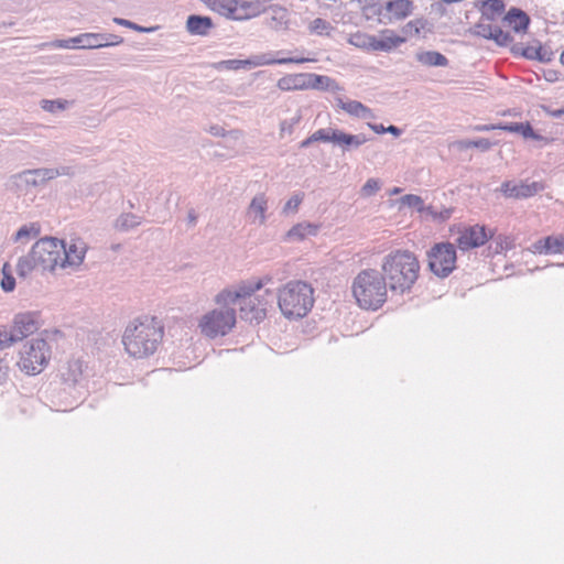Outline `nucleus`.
Wrapping results in <instances>:
<instances>
[{"label": "nucleus", "mask_w": 564, "mask_h": 564, "mask_svg": "<svg viewBox=\"0 0 564 564\" xmlns=\"http://www.w3.org/2000/svg\"><path fill=\"white\" fill-rule=\"evenodd\" d=\"M163 335V326L155 317L143 316L128 324L122 343L131 357L145 358L156 351Z\"/></svg>", "instance_id": "1"}, {"label": "nucleus", "mask_w": 564, "mask_h": 564, "mask_svg": "<svg viewBox=\"0 0 564 564\" xmlns=\"http://www.w3.org/2000/svg\"><path fill=\"white\" fill-rule=\"evenodd\" d=\"M381 271L392 292L405 293L416 282L420 272L417 258L409 250L388 253L381 262Z\"/></svg>", "instance_id": "2"}, {"label": "nucleus", "mask_w": 564, "mask_h": 564, "mask_svg": "<svg viewBox=\"0 0 564 564\" xmlns=\"http://www.w3.org/2000/svg\"><path fill=\"white\" fill-rule=\"evenodd\" d=\"M64 240L54 237L39 239L30 252L21 257L17 264L19 276L26 278L33 270L54 272L63 269Z\"/></svg>", "instance_id": "3"}, {"label": "nucleus", "mask_w": 564, "mask_h": 564, "mask_svg": "<svg viewBox=\"0 0 564 564\" xmlns=\"http://www.w3.org/2000/svg\"><path fill=\"white\" fill-rule=\"evenodd\" d=\"M389 284L381 272L365 269L354 279L351 290L359 307L377 311L387 301Z\"/></svg>", "instance_id": "4"}, {"label": "nucleus", "mask_w": 564, "mask_h": 564, "mask_svg": "<svg viewBox=\"0 0 564 564\" xmlns=\"http://www.w3.org/2000/svg\"><path fill=\"white\" fill-rule=\"evenodd\" d=\"M314 290L307 282L290 281L279 289L275 299L284 317H304L313 307Z\"/></svg>", "instance_id": "5"}, {"label": "nucleus", "mask_w": 564, "mask_h": 564, "mask_svg": "<svg viewBox=\"0 0 564 564\" xmlns=\"http://www.w3.org/2000/svg\"><path fill=\"white\" fill-rule=\"evenodd\" d=\"M412 10L413 4L410 0H383L378 4L369 6L362 14L367 20L388 25L405 19Z\"/></svg>", "instance_id": "6"}, {"label": "nucleus", "mask_w": 564, "mask_h": 564, "mask_svg": "<svg viewBox=\"0 0 564 564\" xmlns=\"http://www.w3.org/2000/svg\"><path fill=\"white\" fill-rule=\"evenodd\" d=\"M221 305L206 313L199 321L202 333L209 338L227 335L236 324L235 308L230 307V304Z\"/></svg>", "instance_id": "7"}, {"label": "nucleus", "mask_w": 564, "mask_h": 564, "mask_svg": "<svg viewBox=\"0 0 564 564\" xmlns=\"http://www.w3.org/2000/svg\"><path fill=\"white\" fill-rule=\"evenodd\" d=\"M50 355L47 341L43 338H33L28 341L20 351L18 365L25 373L37 375L47 365Z\"/></svg>", "instance_id": "8"}, {"label": "nucleus", "mask_w": 564, "mask_h": 564, "mask_svg": "<svg viewBox=\"0 0 564 564\" xmlns=\"http://www.w3.org/2000/svg\"><path fill=\"white\" fill-rule=\"evenodd\" d=\"M429 268L440 278L448 276L455 269L456 250L453 243H435L427 251Z\"/></svg>", "instance_id": "9"}, {"label": "nucleus", "mask_w": 564, "mask_h": 564, "mask_svg": "<svg viewBox=\"0 0 564 564\" xmlns=\"http://www.w3.org/2000/svg\"><path fill=\"white\" fill-rule=\"evenodd\" d=\"M272 278L265 275L261 279L247 280L238 284L235 289H226L217 294L216 302L218 304H231L235 305L238 301L245 303L246 301L253 299L254 292L261 290L264 285L270 283Z\"/></svg>", "instance_id": "10"}, {"label": "nucleus", "mask_w": 564, "mask_h": 564, "mask_svg": "<svg viewBox=\"0 0 564 564\" xmlns=\"http://www.w3.org/2000/svg\"><path fill=\"white\" fill-rule=\"evenodd\" d=\"M312 61L311 58L305 57H282V58H272L270 54H257L252 55L247 59H226L220 61L215 65L216 68H225L229 70H238L241 68H253L265 65H274V64H302L305 62Z\"/></svg>", "instance_id": "11"}, {"label": "nucleus", "mask_w": 564, "mask_h": 564, "mask_svg": "<svg viewBox=\"0 0 564 564\" xmlns=\"http://www.w3.org/2000/svg\"><path fill=\"white\" fill-rule=\"evenodd\" d=\"M275 300V294L265 290L263 295H257L253 299L240 303V315L242 319L260 323L267 316V310Z\"/></svg>", "instance_id": "12"}, {"label": "nucleus", "mask_w": 564, "mask_h": 564, "mask_svg": "<svg viewBox=\"0 0 564 564\" xmlns=\"http://www.w3.org/2000/svg\"><path fill=\"white\" fill-rule=\"evenodd\" d=\"M87 243L82 238H72L68 242L64 241L63 269H77L84 262Z\"/></svg>", "instance_id": "13"}, {"label": "nucleus", "mask_w": 564, "mask_h": 564, "mask_svg": "<svg viewBox=\"0 0 564 564\" xmlns=\"http://www.w3.org/2000/svg\"><path fill=\"white\" fill-rule=\"evenodd\" d=\"M489 235L485 226H469L459 231L456 239L458 248L463 251L480 247L486 243Z\"/></svg>", "instance_id": "14"}, {"label": "nucleus", "mask_w": 564, "mask_h": 564, "mask_svg": "<svg viewBox=\"0 0 564 564\" xmlns=\"http://www.w3.org/2000/svg\"><path fill=\"white\" fill-rule=\"evenodd\" d=\"M40 327L37 315L32 312L19 313L13 318L10 327L17 341H21L28 336L34 334Z\"/></svg>", "instance_id": "15"}, {"label": "nucleus", "mask_w": 564, "mask_h": 564, "mask_svg": "<svg viewBox=\"0 0 564 564\" xmlns=\"http://www.w3.org/2000/svg\"><path fill=\"white\" fill-rule=\"evenodd\" d=\"M544 189V185L540 182H521L513 183L510 181L501 184V192L506 197L528 198Z\"/></svg>", "instance_id": "16"}, {"label": "nucleus", "mask_w": 564, "mask_h": 564, "mask_svg": "<svg viewBox=\"0 0 564 564\" xmlns=\"http://www.w3.org/2000/svg\"><path fill=\"white\" fill-rule=\"evenodd\" d=\"M268 199L263 193L257 194L247 209L251 224L262 226L267 221Z\"/></svg>", "instance_id": "17"}, {"label": "nucleus", "mask_w": 564, "mask_h": 564, "mask_svg": "<svg viewBox=\"0 0 564 564\" xmlns=\"http://www.w3.org/2000/svg\"><path fill=\"white\" fill-rule=\"evenodd\" d=\"M83 376V362L78 359L69 360L62 369H61V378L63 382L73 387L76 386Z\"/></svg>", "instance_id": "18"}, {"label": "nucleus", "mask_w": 564, "mask_h": 564, "mask_svg": "<svg viewBox=\"0 0 564 564\" xmlns=\"http://www.w3.org/2000/svg\"><path fill=\"white\" fill-rule=\"evenodd\" d=\"M213 20L209 17L189 15L186 21V29L193 35L205 36L213 29Z\"/></svg>", "instance_id": "19"}, {"label": "nucleus", "mask_w": 564, "mask_h": 564, "mask_svg": "<svg viewBox=\"0 0 564 564\" xmlns=\"http://www.w3.org/2000/svg\"><path fill=\"white\" fill-rule=\"evenodd\" d=\"M50 172L48 167L35 169V170H26L17 175V178L24 183L25 185L31 186H40L45 184L47 181H51L52 177L44 174Z\"/></svg>", "instance_id": "20"}, {"label": "nucleus", "mask_w": 564, "mask_h": 564, "mask_svg": "<svg viewBox=\"0 0 564 564\" xmlns=\"http://www.w3.org/2000/svg\"><path fill=\"white\" fill-rule=\"evenodd\" d=\"M308 74H293L281 77L276 86L283 91L307 89Z\"/></svg>", "instance_id": "21"}, {"label": "nucleus", "mask_w": 564, "mask_h": 564, "mask_svg": "<svg viewBox=\"0 0 564 564\" xmlns=\"http://www.w3.org/2000/svg\"><path fill=\"white\" fill-rule=\"evenodd\" d=\"M505 20L517 33L524 32L530 24L529 15L524 11L517 8L510 9L506 14Z\"/></svg>", "instance_id": "22"}, {"label": "nucleus", "mask_w": 564, "mask_h": 564, "mask_svg": "<svg viewBox=\"0 0 564 564\" xmlns=\"http://www.w3.org/2000/svg\"><path fill=\"white\" fill-rule=\"evenodd\" d=\"M307 89H317L324 91L341 90L339 85L333 78L317 74H308Z\"/></svg>", "instance_id": "23"}, {"label": "nucleus", "mask_w": 564, "mask_h": 564, "mask_svg": "<svg viewBox=\"0 0 564 564\" xmlns=\"http://www.w3.org/2000/svg\"><path fill=\"white\" fill-rule=\"evenodd\" d=\"M367 141L368 139L362 133L349 134L344 132L343 130H338V135L335 145L340 147L343 151H350L352 149H358Z\"/></svg>", "instance_id": "24"}, {"label": "nucleus", "mask_w": 564, "mask_h": 564, "mask_svg": "<svg viewBox=\"0 0 564 564\" xmlns=\"http://www.w3.org/2000/svg\"><path fill=\"white\" fill-rule=\"evenodd\" d=\"M403 42V37L394 35L391 31H386L380 39L373 35L372 51L388 52Z\"/></svg>", "instance_id": "25"}, {"label": "nucleus", "mask_w": 564, "mask_h": 564, "mask_svg": "<svg viewBox=\"0 0 564 564\" xmlns=\"http://www.w3.org/2000/svg\"><path fill=\"white\" fill-rule=\"evenodd\" d=\"M212 10L226 17L236 19L238 0H203Z\"/></svg>", "instance_id": "26"}, {"label": "nucleus", "mask_w": 564, "mask_h": 564, "mask_svg": "<svg viewBox=\"0 0 564 564\" xmlns=\"http://www.w3.org/2000/svg\"><path fill=\"white\" fill-rule=\"evenodd\" d=\"M337 105L339 108L345 110L347 113L357 118H369L372 117L371 110L357 100L344 101L341 98H337Z\"/></svg>", "instance_id": "27"}, {"label": "nucleus", "mask_w": 564, "mask_h": 564, "mask_svg": "<svg viewBox=\"0 0 564 564\" xmlns=\"http://www.w3.org/2000/svg\"><path fill=\"white\" fill-rule=\"evenodd\" d=\"M416 61L425 66H448V59L445 55L436 51H424L416 53Z\"/></svg>", "instance_id": "28"}, {"label": "nucleus", "mask_w": 564, "mask_h": 564, "mask_svg": "<svg viewBox=\"0 0 564 564\" xmlns=\"http://www.w3.org/2000/svg\"><path fill=\"white\" fill-rule=\"evenodd\" d=\"M318 231V226L311 223H301L293 226L286 234L289 240L301 241L308 236H315Z\"/></svg>", "instance_id": "29"}, {"label": "nucleus", "mask_w": 564, "mask_h": 564, "mask_svg": "<svg viewBox=\"0 0 564 564\" xmlns=\"http://www.w3.org/2000/svg\"><path fill=\"white\" fill-rule=\"evenodd\" d=\"M498 130H503L508 132H514L522 134L525 139H534L540 140L541 135H539L529 122H512V123H501V127H498Z\"/></svg>", "instance_id": "30"}, {"label": "nucleus", "mask_w": 564, "mask_h": 564, "mask_svg": "<svg viewBox=\"0 0 564 564\" xmlns=\"http://www.w3.org/2000/svg\"><path fill=\"white\" fill-rule=\"evenodd\" d=\"M263 13L262 9L254 0H238V11L236 20H247Z\"/></svg>", "instance_id": "31"}, {"label": "nucleus", "mask_w": 564, "mask_h": 564, "mask_svg": "<svg viewBox=\"0 0 564 564\" xmlns=\"http://www.w3.org/2000/svg\"><path fill=\"white\" fill-rule=\"evenodd\" d=\"M480 11L482 20L494 21L505 11V2L502 0L482 1Z\"/></svg>", "instance_id": "32"}, {"label": "nucleus", "mask_w": 564, "mask_h": 564, "mask_svg": "<svg viewBox=\"0 0 564 564\" xmlns=\"http://www.w3.org/2000/svg\"><path fill=\"white\" fill-rule=\"evenodd\" d=\"M101 33H82L77 35V42L78 48L82 50H94V48H100L102 46Z\"/></svg>", "instance_id": "33"}, {"label": "nucleus", "mask_w": 564, "mask_h": 564, "mask_svg": "<svg viewBox=\"0 0 564 564\" xmlns=\"http://www.w3.org/2000/svg\"><path fill=\"white\" fill-rule=\"evenodd\" d=\"M41 234V226L37 223L23 225L14 235V241L28 242Z\"/></svg>", "instance_id": "34"}, {"label": "nucleus", "mask_w": 564, "mask_h": 564, "mask_svg": "<svg viewBox=\"0 0 564 564\" xmlns=\"http://www.w3.org/2000/svg\"><path fill=\"white\" fill-rule=\"evenodd\" d=\"M141 224V217L131 214V213H124L121 214L115 223V228L119 231H128L130 229L135 228Z\"/></svg>", "instance_id": "35"}, {"label": "nucleus", "mask_w": 564, "mask_h": 564, "mask_svg": "<svg viewBox=\"0 0 564 564\" xmlns=\"http://www.w3.org/2000/svg\"><path fill=\"white\" fill-rule=\"evenodd\" d=\"M73 101L66 100V99H55V100H48L43 99L41 100V108L47 112L56 113L58 111H63L67 109Z\"/></svg>", "instance_id": "36"}, {"label": "nucleus", "mask_w": 564, "mask_h": 564, "mask_svg": "<svg viewBox=\"0 0 564 564\" xmlns=\"http://www.w3.org/2000/svg\"><path fill=\"white\" fill-rule=\"evenodd\" d=\"M348 42L359 48L372 50L373 35L356 32L350 34Z\"/></svg>", "instance_id": "37"}, {"label": "nucleus", "mask_w": 564, "mask_h": 564, "mask_svg": "<svg viewBox=\"0 0 564 564\" xmlns=\"http://www.w3.org/2000/svg\"><path fill=\"white\" fill-rule=\"evenodd\" d=\"M333 30L332 24L322 18H316L308 24V31L317 35L328 36Z\"/></svg>", "instance_id": "38"}, {"label": "nucleus", "mask_w": 564, "mask_h": 564, "mask_svg": "<svg viewBox=\"0 0 564 564\" xmlns=\"http://www.w3.org/2000/svg\"><path fill=\"white\" fill-rule=\"evenodd\" d=\"M339 129H318L313 133V139L322 142H330L336 144L337 135Z\"/></svg>", "instance_id": "39"}, {"label": "nucleus", "mask_w": 564, "mask_h": 564, "mask_svg": "<svg viewBox=\"0 0 564 564\" xmlns=\"http://www.w3.org/2000/svg\"><path fill=\"white\" fill-rule=\"evenodd\" d=\"M2 280H1V288L4 292H11L15 288V279L11 274V269L9 263H4L2 268Z\"/></svg>", "instance_id": "40"}, {"label": "nucleus", "mask_w": 564, "mask_h": 564, "mask_svg": "<svg viewBox=\"0 0 564 564\" xmlns=\"http://www.w3.org/2000/svg\"><path fill=\"white\" fill-rule=\"evenodd\" d=\"M546 242H549L550 246L549 254H557L564 252V235L547 236Z\"/></svg>", "instance_id": "41"}, {"label": "nucleus", "mask_w": 564, "mask_h": 564, "mask_svg": "<svg viewBox=\"0 0 564 564\" xmlns=\"http://www.w3.org/2000/svg\"><path fill=\"white\" fill-rule=\"evenodd\" d=\"M304 194H295L293 195L283 206L282 214L289 215L297 212L299 206L303 200Z\"/></svg>", "instance_id": "42"}, {"label": "nucleus", "mask_w": 564, "mask_h": 564, "mask_svg": "<svg viewBox=\"0 0 564 564\" xmlns=\"http://www.w3.org/2000/svg\"><path fill=\"white\" fill-rule=\"evenodd\" d=\"M542 46L534 47V46H528L523 50L522 55L529 59H538L540 62H550L551 56L541 55Z\"/></svg>", "instance_id": "43"}, {"label": "nucleus", "mask_w": 564, "mask_h": 564, "mask_svg": "<svg viewBox=\"0 0 564 564\" xmlns=\"http://www.w3.org/2000/svg\"><path fill=\"white\" fill-rule=\"evenodd\" d=\"M18 343L15 337H13V333L11 328L2 327L0 328V349L8 348L13 344Z\"/></svg>", "instance_id": "44"}, {"label": "nucleus", "mask_w": 564, "mask_h": 564, "mask_svg": "<svg viewBox=\"0 0 564 564\" xmlns=\"http://www.w3.org/2000/svg\"><path fill=\"white\" fill-rule=\"evenodd\" d=\"M489 40H494L499 45H507L511 42L512 37L509 33L505 32L498 25H495L492 35Z\"/></svg>", "instance_id": "45"}, {"label": "nucleus", "mask_w": 564, "mask_h": 564, "mask_svg": "<svg viewBox=\"0 0 564 564\" xmlns=\"http://www.w3.org/2000/svg\"><path fill=\"white\" fill-rule=\"evenodd\" d=\"M301 119L302 116L300 112H297L294 117L283 120L280 124L281 132H288L289 134H291L293 132L294 127L300 123Z\"/></svg>", "instance_id": "46"}, {"label": "nucleus", "mask_w": 564, "mask_h": 564, "mask_svg": "<svg viewBox=\"0 0 564 564\" xmlns=\"http://www.w3.org/2000/svg\"><path fill=\"white\" fill-rule=\"evenodd\" d=\"M50 172H46L45 174L51 176L52 180L58 177V176H72L74 175V169L72 166L62 165L58 167H48Z\"/></svg>", "instance_id": "47"}, {"label": "nucleus", "mask_w": 564, "mask_h": 564, "mask_svg": "<svg viewBox=\"0 0 564 564\" xmlns=\"http://www.w3.org/2000/svg\"><path fill=\"white\" fill-rule=\"evenodd\" d=\"M380 189V183L376 178H369L361 187L362 196L369 197Z\"/></svg>", "instance_id": "48"}, {"label": "nucleus", "mask_w": 564, "mask_h": 564, "mask_svg": "<svg viewBox=\"0 0 564 564\" xmlns=\"http://www.w3.org/2000/svg\"><path fill=\"white\" fill-rule=\"evenodd\" d=\"M77 36L67 39V40H56L52 43L44 44L45 46H52L57 48H78Z\"/></svg>", "instance_id": "49"}, {"label": "nucleus", "mask_w": 564, "mask_h": 564, "mask_svg": "<svg viewBox=\"0 0 564 564\" xmlns=\"http://www.w3.org/2000/svg\"><path fill=\"white\" fill-rule=\"evenodd\" d=\"M401 200L404 205H408L409 207L416 208L417 210H421L423 207V199L417 195L408 194V195H404L401 198Z\"/></svg>", "instance_id": "50"}, {"label": "nucleus", "mask_w": 564, "mask_h": 564, "mask_svg": "<svg viewBox=\"0 0 564 564\" xmlns=\"http://www.w3.org/2000/svg\"><path fill=\"white\" fill-rule=\"evenodd\" d=\"M101 37L104 47L116 46L123 42L121 36L111 33H101Z\"/></svg>", "instance_id": "51"}, {"label": "nucleus", "mask_w": 564, "mask_h": 564, "mask_svg": "<svg viewBox=\"0 0 564 564\" xmlns=\"http://www.w3.org/2000/svg\"><path fill=\"white\" fill-rule=\"evenodd\" d=\"M494 29H495V25H492L490 23L479 22L476 25V33L485 39H490V36L492 35Z\"/></svg>", "instance_id": "52"}, {"label": "nucleus", "mask_w": 564, "mask_h": 564, "mask_svg": "<svg viewBox=\"0 0 564 564\" xmlns=\"http://www.w3.org/2000/svg\"><path fill=\"white\" fill-rule=\"evenodd\" d=\"M532 250H533V252H535V253H540V254H549L550 246H549V242H546V237H545V238H543V239H539V240H536V241L532 245Z\"/></svg>", "instance_id": "53"}, {"label": "nucleus", "mask_w": 564, "mask_h": 564, "mask_svg": "<svg viewBox=\"0 0 564 564\" xmlns=\"http://www.w3.org/2000/svg\"><path fill=\"white\" fill-rule=\"evenodd\" d=\"M113 22L118 25H122V26H126V28H129V29H132L135 31H140V32L147 31V29L139 26L138 24H135L129 20H126V19L115 18Z\"/></svg>", "instance_id": "54"}, {"label": "nucleus", "mask_w": 564, "mask_h": 564, "mask_svg": "<svg viewBox=\"0 0 564 564\" xmlns=\"http://www.w3.org/2000/svg\"><path fill=\"white\" fill-rule=\"evenodd\" d=\"M492 147V143L485 138L473 140V148L480 149L481 151H488Z\"/></svg>", "instance_id": "55"}, {"label": "nucleus", "mask_w": 564, "mask_h": 564, "mask_svg": "<svg viewBox=\"0 0 564 564\" xmlns=\"http://www.w3.org/2000/svg\"><path fill=\"white\" fill-rule=\"evenodd\" d=\"M456 149L463 151L473 148V140H458L453 144Z\"/></svg>", "instance_id": "56"}, {"label": "nucleus", "mask_w": 564, "mask_h": 564, "mask_svg": "<svg viewBox=\"0 0 564 564\" xmlns=\"http://www.w3.org/2000/svg\"><path fill=\"white\" fill-rule=\"evenodd\" d=\"M498 127H501V123L498 124H478L474 128L475 131L484 132V131H490L496 130Z\"/></svg>", "instance_id": "57"}, {"label": "nucleus", "mask_w": 564, "mask_h": 564, "mask_svg": "<svg viewBox=\"0 0 564 564\" xmlns=\"http://www.w3.org/2000/svg\"><path fill=\"white\" fill-rule=\"evenodd\" d=\"M545 111L547 112V115L552 118H562L564 116V107L563 108H560V109H549V108H544Z\"/></svg>", "instance_id": "58"}, {"label": "nucleus", "mask_w": 564, "mask_h": 564, "mask_svg": "<svg viewBox=\"0 0 564 564\" xmlns=\"http://www.w3.org/2000/svg\"><path fill=\"white\" fill-rule=\"evenodd\" d=\"M368 126L376 133H386L387 128L383 124L369 123Z\"/></svg>", "instance_id": "59"}, {"label": "nucleus", "mask_w": 564, "mask_h": 564, "mask_svg": "<svg viewBox=\"0 0 564 564\" xmlns=\"http://www.w3.org/2000/svg\"><path fill=\"white\" fill-rule=\"evenodd\" d=\"M386 132L393 134L394 137H399L401 134V129L395 126L387 127Z\"/></svg>", "instance_id": "60"}, {"label": "nucleus", "mask_w": 564, "mask_h": 564, "mask_svg": "<svg viewBox=\"0 0 564 564\" xmlns=\"http://www.w3.org/2000/svg\"><path fill=\"white\" fill-rule=\"evenodd\" d=\"M313 142H316L315 139H313V134H311L308 138H306L305 140H303L301 143H300V147L301 148H307L310 147Z\"/></svg>", "instance_id": "61"}, {"label": "nucleus", "mask_w": 564, "mask_h": 564, "mask_svg": "<svg viewBox=\"0 0 564 564\" xmlns=\"http://www.w3.org/2000/svg\"><path fill=\"white\" fill-rule=\"evenodd\" d=\"M210 133L213 135H223L224 134V129L221 127H219V126H213L210 128Z\"/></svg>", "instance_id": "62"}, {"label": "nucleus", "mask_w": 564, "mask_h": 564, "mask_svg": "<svg viewBox=\"0 0 564 564\" xmlns=\"http://www.w3.org/2000/svg\"><path fill=\"white\" fill-rule=\"evenodd\" d=\"M187 219H188V223L191 225H195L196 224V220H197V216L195 214L194 210H189L188 215H187Z\"/></svg>", "instance_id": "63"}, {"label": "nucleus", "mask_w": 564, "mask_h": 564, "mask_svg": "<svg viewBox=\"0 0 564 564\" xmlns=\"http://www.w3.org/2000/svg\"><path fill=\"white\" fill-rule=\"evenodd\" d=\"M560 61H561V63L564 65V51H563V52H562V54H561Z\"/></svg>", "instance_id": "64"}]
</instances>
